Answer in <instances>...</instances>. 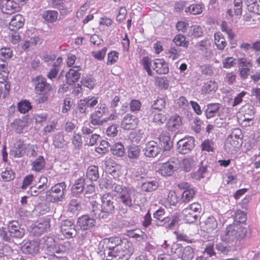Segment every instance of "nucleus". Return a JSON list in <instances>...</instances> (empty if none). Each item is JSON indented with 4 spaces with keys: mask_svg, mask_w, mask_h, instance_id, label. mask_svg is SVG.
<instances>
[{
    "mask_svg": "<svg viewBox=\"0 0 260 260\" xmlns=\"http://www.w3.org/2000/svg\"><path fill=\"white\" fill-rule=\"evenodd\" d=\"M101 203L100 207L96 201H94L92 203V209L94 214L99 212L105 213L108 214L114 212L115 206L113 202V197L111 193H106L101 196Z\"/></svg>",
    "mask_w": 260,
    "mask_h": 260,
    "instance_id": "4",
    "label": "nucleus"
},
{
    "mask_svg": "<svg viewBox=\"0 0 260 260\" xmlns=\"http://www.w3.org/2000/svg\"><path fill=\"white\" fill-rule=\"evenodd\" d=\"M58 13L54 10H47L42 14L43 18L48 22H53L57 18Z\"/></svg>",
    "mask_w": 260,
    "mask_h": 260,
    "instance_id": "46",
    "label": "nucleus"
},
{
    "mask_svg": "<svg viewBox=\"0 0 260 260\" xmlns=\"http://www.w3.org/2000/svg\"><path fill=\"white\" fill-rule=\"evenodd\" d=\"M202 211L201 204L194 202L187 206L182 211L183 219L186 223L194 222Z\"/></svg>",
    "mask_w": 260,
    "mask_h": 260,
    "instance_id": "6",
    "label": "nucleus"
},
{
    "mask_svg": "<svg viewBox=\"0 0 260 260\" xmlns=\"http://www.w3.org/2000/svg\"><path fill=\"white\" fill-rule=\"evenodd\" d=\"M179 202V198L178 197L176 192L174 190L169 191L167 198H166V203L170 206H176Z\"/></svg>",
    "mask_w": 260,
    "mask_h": 260,
    "instance_id": "45",
    "label": "nucleus"
},
{
    "mask_svg": "<svg viewBox=\"0 0 260 260\" xmlns=\"http://www.w3.org/2000/svg\"><path fill=\"white\" fill-rule=\"evenodd\" d=\"M112 153L117 157H121L125 154L124 145L120 142L115 143L111 148Z\"/></svg>",
    "mask_w": 260,
    "mask_h": 260,
    "instance_id": "36",
    "label": "nucleus"
},
{
    "mask_svg": "<svg viewBox=\"0 0 260 260\" xmlns=\"http://www.w3.org/2000/svg\"><path fill=\"white\" fill-rule=\"evenodd\" d=\"M31 108L30 103L28 101L25 100L20 102L18 105V109L21 113L28 112Z\"/></svg>",
    "mask_w": 260,
    "mask_h": 260,
    "instance_id": "58",
    "label": "nucleus"
},
{
    "mask_svg": "<svg viewBox=\"0 0 260 260\" xmlns=\"http://www.w3.org/2000/svg\"><path fill=\"white\" fill-rule=\"evenodd\" d=\"M218 88L217 83L212 80L208 81L202 86V91L204 94L215 93Z\"/></svg>",
    "mask_w": 260,
    "mask_h": 260,
    "instance_id": "29",
    "label": "nucleus"
},
{
    "mask_svg": "<svg viewBox=\"0 0 260 260\" xmlns=\"http://www.w3.org/2000/svg\"><path fill=\"white\" fill-rule=\"evenodd\" d=\"M165 213L164 209L160 208L153 214V217L156 221H159L160 223L163 222L164 223L168 222L170 219L168 217H164Z\"/></svg>",
    "mask_w": 260,
    "mask_h": 260,
    "instance_id": "43",
    "label": "nucleus"
},
{
    "mask_svg": "<svg viewBox=\"0 0 260 260\" xmlns=\"http://www.w3.org/2000/svg\"><path fill=\"white\" fill-rule=\"evenodd\" d=\"M195 194L196 191L193 188L185 189L181 194V200L183 203H188L193 198Z\"/></svg>",
    "mask_w": 260,
    "mask_h": 260,
    "instance_id": "41",
    "label": "nucleus"
},
{
    "mask_svg": "<svg viewBox=\"0 0 260 260\" xmlns=\"http://www.w3.org/2000/svg\"><path fill=\"white\" fill-rule=\"evenodd\" d=\"M26 144L20 140L16 142L10 151V156L14 158L22 157L25 154Z\"/></svg>",
    "mask_w": 260,
    "mask_h": 260,
    "instance_id": "19",
    "label": "nucleus"
},
{
    "mask_svg": "<svg viewBox=\"0 0 260 260\" xmlns=\"http://www.w3.org/2000/svg\"><path fill=\"white\" fill-rule=\"evenodd\" d=\"M239 68H249L250 69L252 67V62L251 60L248 59L245 57H241L238 58Z\"/></svg>",
    "mask_w": 260,
    "mask_h": 260,
    "instance_id": "60",
    "label": "nucleus"
},
{
    "mask_svg": "<svg viewBox=\"0 0 260 260\" xmlns=\"http://www.w3.org/2000/svg\"><path fill=\"white\" fill-rule=\"evenodd\" d=\"M26 233L25 226L17 220H11L8 222L7 229L0 228V237L2 240L8 242L21 240Z\"/></svg>",
    "mask_w": 260,
    "mask_h": 260,
    "instance_id": "2",
    "label": "nucleus"
},
{
    "mask_svg": "<svg viewBox=\"0 0 260 260\" xmlns=\"http://www.w3.org/2000/svg\"><path fill=\"white\" fill-rule=\"evenodd\" d=\"M172 253L176 254L182 260H191L194 257V250L187 246L184 248L180 244H174L171 248Z\"/></svg>",
    "mask_w": 260,
    "mask_h": 260,
    "instance_id": "8",
    "label": "nucleus"
},
{
    "mask_svg": "<svg viewBox=\"0 0 260 260\" xmlns=\"http://www.w3.org/2000/svg\"><path fill=\"white\" fill-rule=\"evenodd\" d=\"M80 70L79 66H74L70 69L66 73V83L72 85L77 82L80 78Z\"/></svg>",
    "mask_w": 260,
    "mask_h": 260,
    "instance_id": "17",
    "label": "nucleus"
},
{
    "mask_svg": "<svg viewBox=\"0 0 260 260\" xmlns=\"http://www.w3.org/2000/svg\"><path fill=\"white\" fill-rule=\"evenodd\" d=\"M177 161L176 159H170L167 162L159 164L157 170V173L163 177L172 176L176 168Z\"/></svg>",
    "mask_w": 260,
    "mask_h": 260,
    "instance_id": "9",
    "label": "nucleus"
},
{
    "mask_svg": "<svg viewBox=\"0 0 260 260\" xmlns=\"http://www.w3.org/2000/svg\"><path fill=\"white\" fill-rule=\"evenodd\" d=\"M50 219L48 217L40 219L35 223L32 229V232L36 236H39L47 232L50 228Z\"/></svg>",
    "mask_w": 260,
    "mask_h": 260,
    "instance_id": "14",
    "label": "nucleus"
},
{
    "mask_svg": "<svg viewBox=\"0 0 260 260\" xmlns=\"http://www.w3.org/2000/svg\"><path fill=\"white\" fill-rule=\"evenodd\" d=\"M48 179L45 177H41L38 182L35 184L37 188H39L42 191H44L48 187Z\"/></svg>",
    "mask_w": 260,
    "mask_h": 260,
    "instance_id": "63",
    "label": "nucleus"
},
{
    "mask_svg": "<svg viewBox=\"0 0 260 260\" xmlns=\"http://www.w3.org/2000/svg\"><path fill=\"white\" fill-rule=\"evenodd\" d=\"M45 160L44 157L40 155L31 162V170L35 172H40L45 166Z\"/></svg>",
    "mask_w": 260,
    "mask_h": 260,
    "instance_id": "30",
    "label": "nucleus"
},
{
    "mask_svg": "<svg viewBox=\"0 0 260 260\" xmlns=\"http://www.w3.org/2000/svg\"><path fill=\"white\" fill-rule=\"evenodd\" d=\"M119 59V53L116 51H111L108 54L107 65H112L117 62Z\"/></svg>",
    "mask_w": 260,
    "mask_h": 260,
    "instance_id": "54",
    "label": "nucleus"
},
{
    "mask_svg": "<svg viewBox=\"0 0 260 260\" xmlns=\"http://www.w3.org/2000/svg\"><path fill=\"white\" fill-rule=\"evenodd\" d=\"M139 120L138 117L130 114H127L123 117L121 127L125 130L134 129L138 126Z\"/></svg>",
    "mask_w": 260,
    "mask_h": 260,
    "instance_id": "13",
    "label": "nucleus"
},
{
    "mask_svg": "<svg viewBox=\"0 0 260 260\" xmlns=\"http://www.w3.org/2000/svg\"><path fill=\"white\" fill-rule=\"evenodd\" d=\"M113 191L116 192L118 202L122 204L126 210L133 206L132 195L134 191L130 188L116 185Z\"/></svg>",
    "mask_w": 260,
    "mask_h": 260,
    "instance_id": "5",
    "label": "nucleus"
},
{
    "mask_svg": "<svg viewBox=\"0 0 260 260\" xmlns=\"http://www.w3.org/2000/svg\"><path fill=\"white\" fill-rule=\"evenodd\" d=\"M110 146V144L107 141L103 140L99 146L95 148V151L100 154H105L108 151Z\"/></svg>",
    "mask_w": 260,
    "mask_h": 260,
    "instance_id": "49",
    "label": "nucleus"
},
{
    "mask_svg": "<svg viewBox=\"0 0 260 260\" xmlns=\"http://www.w3.org/2000/svg\"><path fill=\"white\" fill-rule=\"evenodd\" d=\"M20 249L25 254L34 255L39 251L40 243L36 240L28 241L21 246Z\"/></svg>",
    "mask_w": 260,
    "mask_h": 260,
    "instance_id": "16",
    "label": "nucleus"
},
{
    "mask_svg": "<svg viewBox=\"0 0 260 260\" xmlns=\"http://www.w3.org/2000/svg\"><path fill=\"white\" fill-rule=\"evenodd\" d=\"M96 220L89 215H83L78 218L77 224L82 230H89L94 227Z\"/></svg>",
    "mask_w": 260,
    "mask_h": 260,
    "instance_id": "15",
    "label": "nucleus"
},
{
    "mask_svg": "<svg viewBox=\"0 0 260 260\" xmlns=\"http://www.w3.org/2000/svg\"><path fill=\"white\" fill-rule=\"evenodd\" d=\"M144 150L146 156L154 158L160 153L162 148L156 141H150L145 144Z\"/></svg>",
    "mask_w": 260,
    "mask_h": 260,
    "instance_id": "12",
    "label": "nucleus"
},
{
    "mask_svg": "<svg viewBox=\"0 0 260 260\" xmlns=\"http://www.w3.org/2000/svg\"><path fill=\"white\" fill-rule=\"evenodd\" d=\"M177 151L181 154L189 153L194 147V139L192 137L184 138L177 142Z\"/></svg>",
    "mask_w": 260,
    "mask_h": 260,
    "instance_id": "10",
    "label": "nucleus"
},
{
    "mask_svg": "<svg viewBox=\"0 0 260 260\" xmlns=\"http://www.w3.org/2000/svg\"><path fill=\"white\" fill-rule=\"evenodd\" d=\"M173 42L177 46L185 48H187L189 44L188 42L186 40L185 37L181 34L176 35L173 40Z\"/></svg>",
    "mask_w": 260,
    "mask_h": 260,
    "instance_id": "42",
    "label": "nucleus"
},
{
    "mask_svg": "<svg viewBox=\"0 0 260 260\" xmlns=\"http://www.w3.org/2000/svg\"><path fill=\"white\" fill-rule=\"evenodd\" d=\"M204 8V6L202 4H193L187 7L185 12L192 15H199L203 12Z\"/></svg>",
    "mask_w": 260,
    "mask_h": 260,
    "instance_id": "31",
    "label": "nucleus"
},
{
    "mask_svg": "<svg viewBox=\"0 0 260 260\" xmlns=\"http://www.w3.org/2000/svg\"><path fill=\"white\" fill-rule=\"evenodd\" d=\"M236 64V59L233 57H227L222 61L223 67L225 69H230Z\"/></svg>",
    "mask_w": 260,
    "mask_h": 260,
    "instance_id": "62",
    "label": "nucleus"
},
{
    "mask_svg": "<svg viewBox=\"0 0 260 260\" xmlns=\"http://www.w3.org/2000/svg\"><path fill=\"white\" fill-rule=\"evenodd\" d=\"M242 137L241 132L238 131L237 133L233 132L228 136L224 143V148L228 152L231 153L237 151L242 145Z\"/></svg>",
    "mask_w": 260,
    "mask_h": 260,
    "instance_id": "7",
    "label": "nucleus"
},
{
    "mask_svg": "<svg viewBox=\"0 0 260 260\" xmlns=\"http://www.w3.org/2000/svg\"><path fill=\"white\" fill-rule=\"evenodd\" d=\"M214 43L217 48L219 50H223L227 43L223 35L219 31L214 34Z\"/></svg>",
    "mask_w": 260,
    "mask_h": 260,
    "instance_id": "33",
    "label": "nucleus"
},
{
    "mask_svg": "<svg viewBox=\"0 0 260 260\" xmlns=\"http://www.w3.org/2000/svg\"><path fill=\"white\" fill-rule=\"evenodd\" d=\"M116 184L113 183L112 179L110 177H103L100 182V186L102 189L110 190L114 189Z\"/></svg>",
    "mask_w": 260,
    "mask_h": 260,
    "instance_id": "40",
    "label": "nucleus"
},
{
    "mask_svg": "<svg viewBox=\"0 0 260 260\" xmlns=\"http://www.w3.org/2000/svg\"><path fill=\"white\" fill-rule=\"evenodd\" d=\"M247 234V228L239 225L238 230L236 232V240L241 241L243 240L246 237Z\"/></svg>",
    "mask_w": 260,
    "mask_h": 260,
    "instance_id": "59",
    "label": "nucleus"
},
{
    "mask_svg": "<svg viewBox=\"0 0 260 260\" xmlns=\"http://www.w3.org/2000/svg\"><path fill=\"white\" fill-rule=\"evenodd\" d=\"M35 85V90L38 94L36 96V102L38 104L47 101L49 96V91L52 89L51 85L48 83L45 78L38 76L32 79Z\"/></svg>",
    "mask_w": 260,
    "mask_h": 260,
    "instance_id": "3",
    "label": "nucleus"
},
{
    "mask_svg": "<svg viewBox=\"0 0 260 260\" xmlns=\"http://www.w3.org/2000/svg\"><path fill=\"white\" fill-rule=\"evenodd\" d=\"M141 149L139 146L130 145L128 147L127 156L130 159H138L140 155Z\"/></svg>",
    "mask_w": 260,
    "mask_h": 260,
    "instance_id": "34",
    "label": "nucleus"
},
{
    "mask_svg": "<svg viewBox=\"0 0 260 260\" xmlns=\"http://www.w3.org/2000/svg\"><path fill=\"white\" fill-rule=\"evenodd\" d=\"M107 48L106 47L103 48L101 50L93 51L91 52V56L96 60H102L104 59Z\"/></svg>",
    "mask_w": 260,
    "mask_h": 260,
    "instance_id": "56",
    "label": "nucleus"
},
{
    "mask_svg": "<svg viewBox=\"0 0 260 260\" xmlns=\"http://www.w3.org/2000/svg\"><path fill=\"white\" fill-rule=\"evenodd\" d=\"M220 108V105L218 103L209 104L207 106L205 111L206 118L210 119L216 116Z\"/></svg>",
    "mask_w": 260,
    "mask_h": 260,
    "instance_id": "28",
    "label": "nucleus"
},
{
    "mask_svg": "<svg viewBox=\"0 0 260 260\" xmlns=\"http://www.w3.org/2000/svg\"><path fill=\"white\" fill-rule=\"evenodd\" d=\"M81 83L83 86L92 89L95 86V79L91 77H85L82 79Z\"/></svg>",
    "mask_w": 260,
    "mask_h": 260,
    "instance_id": "55",
    "label": "nucleus"
},
{
    "mask_svg": "<svg viewBox=\"0 0 260 260\" xmlns=\"http://www.w3.org/2000/svg\"><path fill=\"white\" fill-rule=\"evenodd\" d=\"M28 116L25 115L14 120L12 123V126L16 133L20 134L23 132L24 127L28 125Z\"/></svg>",
    "mask_w": 260,
    "mask_h": 260,
    "instance_id": "20",
    "label": "nucleus"
},
{
    "mask_svg": "<svg viewBox=\"0 0 260 260\" xmlns=\"http://www.w3.org/2000/svg\"><path fill=\"white\" fill-rule=\"evenodd\" d=\"M201 147L203 151L207 152H213L214 151V143L208 139L205 140L202 142Z\"/></svg>",
    "mask_w": 260,
    "mask_h": 260,
    "instance_id": "61",
    "label": "nucleus"
},
{
    "mask_svg": "<svg viewBox=\"0 0 260 260\" xmlns=\"http://www.w3.org/2000/svg\"><path fill=\"white\" fill-rule=\"evenodd\" d=\"M108 260H128L134 252L133 243L127 239L118 236L103 239Z\"/></svg>",
    "mask_w": 260,
    "mask_h": 260,
    "instance_id": "1",
    "label": "nucleus"
},
{
    "mask_svg": "<svg viewBox=\"0 0 260 260\" xmlns=\"http://www.w3.org/2000/svg\"><path fill=\"white\" fill-rule=\"evenodd\" d=\"M203 30L202 27L199 25H194L191 26L189 31V35L191 37H200L203 35Z\"/></svg>",
    "mask_w": 260,
    "mask_h": 260,
    "instance_id": "52",
    "label": "nucleus"
},
{
    "mask_svg": "<svg viewBox=\"0 0 260 260\" xmlns=\"http://www.w3.org/2000/svg\"><path fill=\"white\" fill-rule=\"evenodd\" d=\"M239 225L236 224L229 225L226 229L225 240L229 242L230 241L236 240V232L238 230Z\"/></svg>",
    "mask_w": 260,
    "mask_h": 260,
    "instance_id": "27",
    "label": "nucleus"
},
{
    "mask_svg": "<svg viewBox=\"0 0 260 260\" xmlns=\"http://www.w3.org/2000/svg\"><path fill=\"white\" fill-rule=\"evenodd\" d=\"M64 187L65 183L62 182L56 184L52 188V191L54 193L52 197L54 201H60L63 199Z\"/></svg>",
    "mask_w": 260,
    "mask_h": 260,
    "instance_id": "24",
    "label": "nucleus"
},
{
    "mask_svg": "<svg viewBox=\"0 0 260 260\" xmlns=\"http://www.w3.org/2000/svg\"><path fill=\"white\" fill-rule=\"evenodd\" d=\"M142 138V134L140 131H135L131 133L129 136V139L132 143H139Z\"/></svg>",
    "mask_w": 260,
    "mask_h": 260,
    "instance_id": "64",
    "label": "nucleus"
},
{
    "mask_svg": "<svg viewBox=\"0 0 260 260\" xmlns=\"http://www.w3.org/2000/svg\"><path fill=\"white\" fill-rule=\"evenodd\" d=\"M103 113L101 111L97 110L90 115V123L93 125H101L107 121V119L103 118Z\"/></svg>",
    "mask_w": 260,
    "mask_h": 260,
    "instance_id": "25",
    "label": "nucleus"
},
{
    "mask_svg": "<svg viewBox=\"0 0 260 260\" xmlns=\"http://www.w3.org/2000/svg\"><path fill=\"white\" fill-rule=\"evenodd\" d=\"M169 58L174 60L179 58L180 56V50L175 47H171L166 52Z\"/></svg>",
    "mask_w": 260,
    "mask_h": 260,
    "instance_id": "57",
    "label": "nucleus"
},
{
    "mask_svg": "<svg viewBox=\"0 0 260 260\" xmlns=\"http://www.w3.org/2000/svg\"><path fill=\"white\" fill-rule=\"evenodd\" d=\"M234 8L233 10L232 9H229L226 13L231 18L234 16H240L242 12V0H234Z\"/></svg>",
    "mask_w": 260,
    "mask_h": 260,
    "instance_id": "26",
    "label": "nucleus"
},
{
    "mask_svg": "<svg viewBox=\"0 0 260 260\" xmlns=\"http://www.w3.org/2000/svg\"><path fill=\"white\" fill-rule=\"evenodd\" d=\"M140 63L143 66L144 69L147 72L149 76H152L153 72L151 69V61L148 56L144 57L141 60Z\"/></svg>",
    "mask_w": 260,
    "mask_h": 260,
    "instance_id": "50",
    "label": "nucleus"
},
{
    "mask_svg": "<svg viewBox=\"0 0 260 260\" xmlns=\"http://www.w3.org/2000/svg\"><path fill=\"white\" fill-rule=\"evenodd\" d=\"M167 119L166 114L165 112H158L154 114L153 121L157 124L164 123Z\"/></svg>",
    "mask_w": 260,
    "mask_h": 260,
    "instance_id": "53",
    "label": "nucleus"
},
{
    "mask_svg": "<svg viewBox=\"0 0 260 260\" xmlns=\"http://www.w3.org/2000/svg\"><path fill=\"white\" fill-rule=\"evenodd\" d=\"M1 177L4 181L8 182L13 180L15 177V173L10 168H6L2 171Z\"/></svg>",
    "mask_w": 260,
    "mask_h": 260,
    "instance_id": "44",
    "label": "nucleus"
},
{
    "mask_svg": "<svg viewBox=\"0 0 260 260\" xmlns=\"http://www.w3.org/2000/svg\"><path fill=\"white\" fill-rule=\"evenodd\" d=\"M0 8L3 13L11 15L19 10V4L14 0H0Z\"/></svg>",
    "mask_w": 260,
    "mask_h": 260,
    "instance_id": "11",
    "label": "nucleus"
},
{
    "mask_svg": "<svg viewBox=\"0 0 260 260\" xmlns=\"http://www.w3.org/2000/svg\"><path fill=\"white\" fill-rule=\"evenodd\" d=\"M159 186L158 182L156 180L146 181L141 185V189L144 192H151L156 190Z\"/></svg>",
    "mask_w": 260,
    "mask_h": 260,
    "instance_id": "35",
    "label": "nucleus"
},
{
    "mask_svg": "<svg viewBox=\"0 0 260 260\" xmlns=\"http://www.w3.org/2000/svg\"><path fill=\"white\" fill-rule=\"evenodd\" d=\"M182 123L181 117L177 114H174L169 119L167 123V126L169 131L174 132L178 129Z\"/></svg>",
    "mask_w": 260,
    "mask_h": 260,
    "instance_id": "22",
    "label": "nucleus"
},
{
    "mask_svg": "<svg viewBox=\"0 0 260 260\" xmlns=\"http://www.w3.org/2000/svg\"><path fill=\"white\" fill-rule=\"evenodd\" d=\"M86 177L91 181H96L99 177L98 166L91 165L88 167L86 173Z\"/></svg>",
    "mask_w": 260,
    "mask_h": 260,
    "instance_id": "32",
    "label": "nucleus"
},
{
    "mask_svg": "<svg viewBox=\"0 0 260 260\" xmlns=\"http://www.w3.org/2000/svg\"><path fill=\"white\" fill-rule=\"evenodd\" d=\"M217 222L215 217L209 216L205 222V230L207 232H211L217 227Z\"/></svg>",
    "mask_w": 260,
    "mask_h": 260,
    "instance_id": "37",
    "label": "nucleus"
},
{
    "mask_svg": "<svg viewBox=\"0 0 260 260\" xmlns=\"http://www.w3.org/2000/svg\"><path fill=\"white\" fill-rule=\"evenodd\" d=\"M195 166V161L191 157L184 158L181 162V169L185 172H189L192 170Z\"/></svg>",
    "mask_w": 260,
    "mask_h": 260,
    "instance_id": "39",
    "label": "nucleus"
},
{
    "mask_svg": "<svg viewBox=\"0 0 260 260\" xmlns=\"http://www.w3.org/2000/svg\"><path fill=\"white\" fill-rule=\"evenodd\" d=\"M84 188V179L80 178L77 180L72 187V192L74 195H77L81 193Z\"/></svg>",
    "mask_w": 260,
    "mask_h": 260,
    "instance_id": "38",
    "label": "nucleus"
},
{
    "mask_svg": "<svg viewBox=\"0 0 260 260\" xmlns=\"http://www.w3.org/2000/svg\"><path fill=\"white\" fill-rule=\"evenodd\" d=\"M153 69L158 74H166L169 71L168 63L162 58H156L153 60Z\"/></svg>",
    "mask_w": 260,
    "mask_h": 260,
    "instance_id": "18",
    "label": "nucleus"
},
{
    "mask_svg": "<svg viewBox=\"0 0 260 260\" xmlns=\"http://www.w3.org/2000/svg\"><path fill=\"white\" fill-rule=\"evenodd\" d=\"M158 139L164 151H170L173 147V141H171L170 136L167 132H162Z\"/></svg>",
    "mask_w": 260,
    "mask_h": 260,
    "instance_id": "21",
    "label": "nucleus"
},
{
    "mask_svg": "<svg viewBox=\"0 0 260 260\" xmlns=\"http://www.w3.org/2000/svg\"><path fill=\"white\" fill-rule=\"evenodd\" d=\"M38 148L37 145L26 144L25 152L26 156L28 157H35L37 156Z\"/></svg>",
    "mask_w": 260,
    "mask_h": 260,
    "instance_id": "48",
    "label": "nucleus"
},
{
    "mask_svg": "<svg viewBox=\"0 0 260 260\" xmlns=\"http://www.w3.org/2000/svg\"><path fill=\"white\" fill-rule=\"evenodd\" d=\"M247 214L243 211L237 210L234 216V221L238 223H245L247 220Z\"/></svg>",
    "mask_w": 260,
    "mask_h": 260,
    "instance_id": "51",
    "label": "nucleus"
},
{
    "mask_svg": "<svg viewBox=\"0 0 260 260\" xmlns=\"http://www.w3.org/2000/svg\"><path fill=\"white\" fill-rule=\"evenodd\" d=\"M249 12L260 15V0H251V2L247 6Z\"/></svg>",
    "mask_w": 260,
    "mask_h": 260,
    "instance_id": "47",
    "label": "nucleus"
},
{
    "mask_svg": "<svg viewBox=\"0 0 260 260\" xmlns=\"http://www.w3.org/2000/svg\"><path fill=\"white\" fill-rule=\"evenodd\" d=\"M24 22V18L20 14H17L14 16L10 23L9 28L12 31H16L21 28Z\"/></svg>",
    "mask_w": 260,
    "mask_h": 260,
    "instance_id": "23",
    "label": "nucleus"
}]
</instances>
